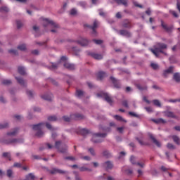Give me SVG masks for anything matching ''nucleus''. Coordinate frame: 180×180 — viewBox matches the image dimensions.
<instances>
[{
  "label": "nucleus",
  "mask_w": 180,
  "mask_h": 180,
  "mask_svg": "<svg viewBox=\"0 0 180 180\" xmlns=\"http://www.w3.org/2000/svg\"><path fill=\"white\" fill-rule=\"evenodd\" d=\"M168 48V46L166 44L158 42L155 46H154V49H151L150 51L155 56V57H160V53L167 56V53L164 51L166 49Z\"/></svg>",
  "instance_id": "f257e3e1"
},
{
  "label": "nucleus",
  "mask_w": 180,
  "mask_h": 180,
  "mask_svg": "<svg viewBox=\"0 0 180 180\" xmlns=\"http://www.w3.org/2000/svg\"><path fill=\"white\" fill-rule=\"evenodd\" d=\"M44 126V123L41 122L37 124H34L32 126L33 130L37 131L36 136L37 137H43V135L44 133L41 131V129H43V127Z\"/></svg>",
  "instance_id": "f03ea898"
},
{
  "label": "nucleus",
  "mask_w": 180,
  "mask_h": 180,
  "mask_svg": "<svg viewBox=\"0 0 180 180\" xmlns=\"http://www.w3.org/2000/svg\"><path fill=\"white\" fill-rule=\"evenodd\" d=\"M107 134L105 133H96L93 134V137L91 139V141L93 143H102V140L101 139H105Z\"/></svg>",
  "instance_id": "7ed1b4c3"
},
{
  "label": "nucleus",
  "mask_w": 180,
  "mask_h": 180,
  "mask_svg": "<svg viewBox=\"0 0 180 180\" xmlns=\"http://www.w3.org/2000/svg\"><path fill=\"white\" fill-rule=\"evenodd\" d=\"M55 147L57 148L59 153H62V154L67 153V146L65 144H62L61 141H58L55 143Z\"/></svg>",
  "instance_id": "20e7f679"
},
{
  "label": "nucleus",
  "mask_w": 180,
  "mask_h": 180,
  "mask_svg": "<svg viewBox=\"0 0 180 180\" xmlns=\"http://www.w3.org/2000/svg\"><path fill=\"white\" fill-rule=\"evenodd\" d=\"M43 20H44L43 25L44 27H47L49 25H51V26H52V27H55V29H58L59 27L58 24L54 22V21L49 18H44Z\"/></svg>",
  "instance_id": "39448f33"
},
{
  "label": "nucleus",
  "mask_w": 180,
  "mask_h": 180,
  "mask_svg": "<svg viewBox=\"0 0 180 180\" xmlns=\"http://www.w3.org/2000/svg\"><path fill=\"white\" fill-rule=\"evenodd\" d=\"M97 96L98 98H104L105 101H106V102H108L110 104H112V103L113 102L112 101V98L110 97L108 93H104V92L98 93L97 94Z\"/></svg>",
  "instance_id": "423d86ee"
},
{
  "label": "nucleus",
  "mask_w": 180,
  "mask_h": 180,
  "mask_svg": "<svg viewBox=\"0 0 180 180\" xmlns=\"http://www.w3.org/2000/svg\"><path fill=\"white\" fill-rule=\"evenodd\" d=\"M84 27H89V29H91L93 30V34H96V30H95L96 27H98V21L95 20L94 22L93 26H91L88 24L84 25Z\"/></svg>",
  "instance_id": "0eeeda50"
},
{
  "label": "nucleus",
  "mask_w": 180,
  "mask_h": 180,
  "mask_svg": "<svg viewBox=\"0 0 180 180\" xmlns=\"http://www.w3.org/2000/svg\"><path fill=\"white\" fill-rule=\"evenodd\" d=\"M87 54L88 56H90L91 57L94 58V60H102V58H103V56H102V54L96 53L94 52H88Z\"/></svg>",
  "instance_id": "6e6552de"
},
{
  "label": "nucleus",
  "mask_w": 180,
  "mask_h": 180,
  "mask_svg": "<svg viewBox=\"0 0 180 180\" xmlns=\"http://www.w3.org/2000/svg\"><path fill=\"white\" fill-rule=\"evenodd\" d=\"M85 117H84L83 115L79 113H75L71 115V119L73 120H82V119H84Z\"/></svg>",
  "instance_id": "1a4fd4ad"
},
{
  "label": "nucleus",
  "mask_w": 180,
  "mask_h": 180,
  "mask_svg": "<svg viewBox=\"0 0 180 180\" xmlns=\"http://www.w3.org/2000/svg\"><path fill=\"white\" fill-rule=\"evenodd\" d=\"M5 144H16L18 143H23V139H13L11 140L6 141Z\"/></svg>",
  "instance_id": "9d476101"
},
{
  "label": "nucleus",
  "mask_w": 180,
  "mask_h": 180,
  "mask_svg": "<svg viewBox=\"0 0 180 180\" xmlns=\"http://www.w3.org/2000/svg\"><path fill=\"white\" fill-rule=\"evenodd\" d=\"M103 167L108 171V169H112L113 168V163L110 161H107L103 164Z\"/></svg>",
  "instance_id": "9b49d317"
},
{
  "label": "nucleus",
  "mask_w": 180,
  "mask_h": 180,
  "mask_svg": "<svg viewBox=\"0 0 180 180\" xmlns=\"http://www.w3.org/2000/svg\"><path fill=\"white\" fill-rule=\"evenodd\" d=\"M110 80L112 81L115 88H117V89L120 88L121 85H120V82H119V80L116 79L113 77H110Z\"/></svg>",
  "instance_id": "f8f14e48"
},
{
  "label": "nucleus",
  "mask_w": 180,
  "mask_h": 180,
  "mask_svg": "<svg viewBox=\"0 0 180 180\" xmlns=\"http://www.w3.org/2000/svg\"><path fill=\"white\" fill-rule=\"evenodd\" d=\"M121 36H124L125 37H131V33L126 30H121L119 31Z\"/></svg>",
  "instance_id": "ddd939ff"
},
{
  "label": "nucleus",
  "mask_w": 180,
  "mask_h": 180,
  "mask_svg": "<svg viewBox=\"0 0 180 180\" xmlns=\"http://www.w3.org/2000/svg\"><path fill=\"white\" fill-rule=\"evenodd\" d=\"M77 43L84 47L89 44V41L85 38H82L80 40L77 41Z\"/></svg>",
  "instance_id": "4468645a"
},
{
  "label": "nucleus",
  "mask_w": 180,
  "mask_h": 180,
  "mask_svg": "<svg viewBox=\"0 0 180 180\" xmlns=\"http://www.w3.org/2000/svg\"><path fill=\"white\" fill-rule=\"evenodd\" d=\"M161 26L167 32H172V29L173 27L169 26L168 27V25H167V24H165L164 23V21L163 20H161Z\"/></svg>",
  "instance_id": "2eb2a0df"
},
{
  "label": "nucleus",
  "mask_w": 180,
  "mask_h": 180,
  "mask_svg": "<svg viewBox=\"0 0 180 180\" xmlns=\"http://www.w3.org/2000/svg\"><path fill=\"white\" fill-rule=\"evenodd\" d=\"M149 137L157 147H161V143H160V141H158L153 134H150Z\"/></svg>",
  "instance_id": "dca6fc26"
},
{
  "label": "nucleus",
  "mask_w": 180,
  "mask_h": 180,
  "mask_svg": "<svg viewBox=\"0 0 180 180\" xmlns=\"http://www.w3.org/2000/svg\"><path fill=\"white\" fill-rule=\"evenodd\" d=\"M165 116H166L167 117H172V119H176V115H175V114H174L173 112L171 111H165Z\"/></svg>",
  "instance_id": "f3484780"
},
{
  "label": "nucleus",
  "mask_w": 180,
  "mask_h": 180,
  "mask_svg": "<svg viewBox=\"0 0 180 180\" xmlns=\"http://www.w3.org/2000/svg\"><path fill=\"white\" fill-rule=\"evenodd\" d=\"M122 27L125 29H131V22L129 20H125L122 23Z\"/></svg>",
  "instance_id": "a211bd4d"
},
{
  "label": "nucleus",
  "mask_w": 180,
  "mask_h": 180,
  "mask_svg": "<svg viewBox=\"0 0 180 180\" xmlns=\"http://www.w3.org/2000/svg\"><path fill=\"white\" fill-rule=\"evenodd\" d=\"M63 65L65 68H67L68 70H72L75 68V65L67 62H65Z\"/></svg>",
  "instance_id": "6ab92c4d"
},
{
  "label": "nucleus",
  "mask_w": 180,
  "mask_h": 180,
  "mask_svg": "<svg viewBox=\"0 0 180 180\" xmlns=\"http://www.w3.org/2000/svg\"><path fill=\"white\" fill-rule=\"evenodd\" d=\"M108 75L106 74V72H98L97 73V79H100L102 80L103 79V78H105V77H107Z\"/></svg>",
  "instance_id": "aec40b11"
},
{
  "label": "nucleus",
  "mask_w": 180,
  "mask_h": 180,
  "mask_svg": "<svg viewBox=\"0 0 180 180\" xmlns=\"http://www.w3.org/2000/svg\"><path fill=\"white\" fill-rule=\"evenodd\" d=\"M41 98L42 99H44V101H49V102H51V101H53V94H45L43 96H41Z\"/></svg>",
  "instance_id": "412c9836"
},
{
  "label": "nucleus",
  "mask_w": 180,
  "mask_h": 180,
  "mask_svg": "<svg viewBox=\"0 0 180 180\" xmlns=\"http://www.w3.org/2000/svg\"><path fill=\"white\" fill-rule=\"evenodd\" d=\"M19 133V128H15L13 131L7 132V136H16Z\"/></svg>",
  "instance_id": "4be33fe9"
},
{
  "label": "nucleus",
  "mask_w": 180,
  "mask_h": 180,
  "mask_svg": "<svg viewBox=\"0 0 180 180\" xmlns=\"http://www.w3.org/2000/svg\"><path fill=\"white\" fill-rule=\"evenodd\" d=\"M2 156L4 158H7L9 161H12V156L11 155V153H9V152H4L2 154Z\"/></svg>",
  "instance_id": "5701e85b"
},
{
  "label": "nucleus",
  "mask_w": 180,
  "mask_h": 180,
  "mask_svg": "<svg viewBox=\"0 0 180 180\" xmlns=\"http://www.w3.org/2000/svg\"><path fill=\"white\" fill-rule=\"evenodd\" d=\"M51 174H65V172L61 169L54 168L52 170H51Z\"/></svg>",
  "instance_id": "b1692460"
},
{
  "label": "nucleus",
  "mask_w": 180,
  "mask_h": 180,
  "mask_svg": "<svg viewBox=\"0 0 180 180\" xmlns=\"http://www.w3.org/2000/svg\"><path fill=\"white\" fill-rule=\"evenodd\" d=\"M118 5H124V6H127V0H115Z\"/></svg>",
  "instance_id": "393cba45"
},
{
  "label": "nucleus",
  "mask_w": 180,
  "mask_h": 180,
  "mask_svg": "<svg viewBox=\"0 0 180 180\" xmlns=\"http://www.w3.org/2000/svg\"><path fill=\"white\" fill-rule=\"evenodd\" d=\"M113 117L114 119H115V120H117L118 122H124V123L127 122L124 119H123V117H122V116L120 115H114Z\"/></svg>",
  "instance_id": "a878e982"
},
{
  "label": "nucleus",
  "mask_w": 180,
  "mask_h": 180,
  "mask_svg": "<svg viewBox=\"0 0 180 180\" xmlns=\"http://www.w3.org/2000/svg\"><path fill=\"white\" fill-rule=\"evenodd\" d=\"M15 79L20 84V85H22V86H25V80L20 77H15Z\"/></svg>",
  "instance_id": "bb28decb"
},
{
  "label": "nucleus",
  "mask_w": 180,
  "mask_h": 180,
  "mask_svg": "<svg viewBox=\"0 0 180 180\" xmlns=\"http://www.w3.org/2000/svg\"><path fill=\"white\" fill-rule=\"evenodd\" d=\"M153 122H154V123H156V124H159V123H167V121H165L164 119L162 118H159L158 120H152Z\"/></svg>",
  "instance_id": "cd10ccee"
},
{
  "label": "nucleus",
  "mask_w": 180,
  "mask_h": 180,
  "mask_svg": "<svg viewBox=\"0 0 180 180\" xmlns=\"http://www.w3.org/2000/svg\"><path fill=\"white\" fill-rule=\"evenodd\" d=\"M173 78L176 82H180V74L179 73H174Z\"/></svg>",
  "instance_id": "c85d7f7f"
},
{
  "label": "nucleus",
  "mask_w": 180,
  "mask_h": 180,
  "mask_svg": "<svg viewBox=\"0 0 180 180\" xmlns=\"http://www.w3.org/2000/svg\"><path fill=\"white\" fill-rule=\"evenodd\" d=\"M18 72L20 75H25L26 74V70L23 67H18Z\"/></svg>",
  "instance_id": "c756f323"
},
{
  "label": "nucleus",
  "mask_w": 180,
  "mask_h": 180,
  "mask_svg": "<svg viewBox=\"0 0 180 180\" xmlns=\"http://www.w3.org/2000/svg\"><path fill=\"white\" fill-rule=\"evenodd\" d=\"M8 127H9V124L8 122L0 124V130H2V129H8Z\"/></svg>",
  "instance_id": "7c9ffc66"
},
{
  "label": "nucleus",
  "mask_w": 180,
  "mask_h": 180,
  "mask_svg": "<svg viewBox=\"0 0 180 180\" xmlns=\"http://www.w3.org/2000/svg\"><path fill=\"white\" fill-rule=\"evenodd\" d=\"M173 139V141H174V143H176V144H177L178 146H179L180 142H179V137H178L177 136H172Z\"/></svg>",
  "instance_id": "2f4dec72"
},
{
  "label": "nucleus",
  "mask_w": 180,
  "mask_h": 180,
  "mask_svg": "<svg viewBox=\"0 0 180 180\" xmlns=\"http://www.w3.org/2000/svg\"><path fill=\"white\" fill-rule=\"evenodd\" d=\"M49 122H56L57 121V117L56 115H51L48 117Z\"/></svg>",
  "instance_id": "473e14b6"
},
{
  "label": "nucleus",
  "mask_w": 180,
  "mask_h": 180,
  "mask_svg": "<svg viewBox=\"0 0 180 180\" xmlns=\"http://www.w3.org/2000/svg\"><path fill=\"white\" fill-rule=\"evenodd\" d=\"M46 127H47V129H48L49 130H51V131H54V130H56V128H53V127L51 126V124H50V123H49V122H46Z\"/></svg>",
  "instance_id": "72a5a7b5"
},
{
  "label": "nucleus",
  "mask_w": 180,
  "mask_h": 180,
  "mask_svg": "<svg viewBox=\"0 0 180 180\" xmlns=\"http://www.w3.org/2000/svg\"><path fill=\"white\" fill-rule=\"evenodd\" d=\"M76 96H77V98H81V96H84V91H82V90H77Z\"/></svg>",
  "instance_id": "f704fd0d"
},
{
  "label": "nucleus",
  "mask_w": 180,
  "mask_h": 180,
  "mask_svg": "<svg viewBox=\"0 0 180 180\" xmlns=\"http://www.w3.org/2000/svg\"><path fill=\"white\" fill-rule=\"evenodd\" d=\"M80 133L81 134H82V136H86V134H89V130L86 129H82L80 130Z\"/></svg>",
  "instance_id": "c9c22d12"
},
{
  "label": "nucleus",
  "mask_w": 180,
  "mask_h": 180,
  "mask_svg": "<svg viewBox=\"0 0 180 180\" xmlns=\"http://www.w3.org/2000/svg\"><path fill=\"white\" fill-rule=\"evenodd\" d=\"M174 67L170 66L167 70H165V74H172Z\"/></svg>",
  "instance_id": "e433bc0d"
},
{
  "label": "nucleus",
  "mask_w": 180,
  "mask_h": 180,
  "mask_svg": "<svg viewBox=\"0 0 180 180\" xmlns=\"http://www.w3.org/2000/svg\"><path fill=\"white\" fill-rule=\"evenodd\" d=\"M79 171H81V172H84L85 171H89V172H91V171H92V169L88 168V167H79Z\"/></svg>",
  "instance_id": "4c0bfd02"
},
{
  "label": "nucleus",
  "mask_w": 180,
  "mask_h": 180,
  "mask_svg": "<svg viewBox=\"0 0 180 180\" xmlns=\"http://www.w3.org/2000/svg\"><path fill=\"white\" fill-rule=\"evenodd\" d=\"M18 50H20L21 51H25L26 50V45L25 44H21L18 46Z\"/></svg>",
  "instance_id": "58836bf2"
},
{
  "label": "nucleus",
  "mask_w": 180,
  "mask_h": 180,
  "mask_svg": "<svg viewBox=\"0 0 180 180\" xmlns=\"http://www.w3.org/2000/svg\"><path fill=\"white\" fill-rule=\"evenodd\" d=\"M3 85H11L12 84V81L9 79H4L2 81Z\"/></svg>",
  "instance_id": "ea45409f"
},
{
  "label": "nucleus",
  "mask_w": 180,
  "mask_h": 180,
  "mask_svg": "<svg viewBox=\"0 0 180 180\" xmlns=\"http://www.w3.org/2000/svg\"><path fill=\"white\" fill-rule=\"evenodd\" d=\"M155 106H158V108H161V103L158 100H153V101Z\"/></svg>",
  "instance_id": "a19ab883"
},
{
  "label": "nucleus",
  "mask_w": 180,
  "mask_h": 180,
  "mask_svg": "<svg viewBox=\"0 0 180 180\" xmlns=\"http://www.w3.org/2000/svg\"><path fill=\"white\" fill-rule=\"evenodd\" d=\"M136 88H138V89H139V91H146V89H147V86H141V85H140V84H137Z\"/></svg>",
  "instance_id": "79ce46f5"
},
{
  "label": "nucleus",
  "mask_w": 180,
  "mask_h": 180,
  "mask_svg": "<svg viewBox=\"0 0 180 180\" xmlns=\"http://www.w3.org/2000/svg\"><path fill=\"white\" fill-rule=\"evenodd\" d=\"M0 12H9V8L6 6L0 8Z\"/></svg>",
  "instance_id": "37998d69"
},
{
  "label": "nucleus",
  "mask_w": 180,
  "mask_h": 180,
  "mask_svg": "<svg viewBox=\"0 0 180 180\" xmlns=\"http://www.w3.org/2000/svg\"><path fill=\"white\" fill-rule=\"evenodd\" d=\"M103 155L104 157H106L107 158H109V157H110V153H109V151L105 150L103 152Z\"/></svg>",
  "instance_id": "c03bdc74"
},
{
  "label": "nucleus",
  "mask_w": 180,
  "mask_h": 180,
  "mask_svg": "<svg viewBox=\"0 0 180 180\" xmlns=\"http://www.w3.org/2000/svg\"><path fill=\"white\" fill-rule=\"evenodd\" d=\"M16 24H17L18 29H20V27H22V26H23V23L20 20H17Z\"/></svg>",
  "instance_id": "a18cd8bd"
},
{
  "label": "nucleus",
  "mask_w": 180,
  "mask_h": 180,
  "mask_svg": "<svg viewBox=\"0 0 180 180\" xmlns=\"http://www.w3.org/2000/svg\"><path fill=\"white\" fill-rule=\"evenodd\" d=\"M167 147L169 148V150H175V146H174L172 143H167Z\"/></svg>",
  "instance_id": "49530a36"
},
{
  "label": "nucleus",
  "mask_w": 180,
  "mask_h": 180,
  "mask_svg": "<svg viewBox=\"0 0 180 180\" xmlns=\"http://www.w3.org/2000/svg\"><path fill=\"white\" fill-rule=\"evenodd\" d=\"M8 53H10V54H13L14 56H18V51L14 49L8 50Z\"/></svg>",
  "instance_id": "de8ad7c7"
},
{
  "label": "nucleus",
  "mask_w": 180,
  "mask_h": 180,
  "mask_svg": "<svg viewBox=\"0 0 180 180\" xmlns=\"http://www.w3.org/2000/svg\"><path fill=\"white\" fill-rule=\"evenodd\" d=\"M58 64L57 63H52L51 66L49 68L50 70H56L58 68Z\"/></svg>",
  "instance_id": "09e8293b"
},
{
  "label": "nucleus",
  "mask_w": 180,
  "mask_h": 180,
  "mask_svg": "<svg viewBox=\"0 0 180 180\" xmlns=\"http://www.w3.org/2000/svg\"><path fill=\"white\" fill-rule=\"evenodd\" d=\"M130 162H131V164H133V165H136V158L134 156H131L130 158Z\"/></svg>",
  "instance_id": "8fccbe9b"
},
{
  "label": "nucleus",
  "mask_w": 180,
  "mask_h": 180,
  "mask_svg": "<svg viewBox=\"0 0 180 180\" xmlns=\"http://www.w3.org/2000/svg\"><path fill=\"white\" fill-rule=\"evenodd\" d=\"M89 153H90V154H91V155L95 156L96 153H95V150H94V148H90L88 150Z\"/></svg>",
  "instance_id": "3c124183"
},
{
  "label": "nucleus",
  "mask_w": 180,
  "mask_h": 180,
  "mask_svg": "<svg viewBox=\"0 0 180 180\" xmlns=\"http://www.w3.org/2000/svg\"><path fill=\"white\" fill-rule=\"evenodd\" d=\"M93 41L96 44H102V43H103V41L101 40V39H93Z\"/></svg>",
  "instance_id": "603ef678"
},
{
  "label": "nucleus",
  "mask_w": 180,
  "mask_h": 180,
  "mask_svg": "<svg viewBox=\"0 0 180 180\" xmlns=\"http://www.w3.org/2000/svg\"><path fill=\"white\" fill-rule=\"evenodd\" d=\"M150 67H152V68L153 70H158V64H156V63H151L150 64Z\"/></svg>",
  "instance_id": "864d4df0"
},
{
  "label": "nucleus",
  "mask_w": 180,
  "mask_h": 180,
  "mask_svg": "<svg viewBox=\"0 0 180 180\" xmlns=\"http://www.w3.org/2000/svg\"><path fill=\"white\" fill-rule=\"evenodd\" d=\"M72 51H74L75 56H78V53H79V49H77V47H73Z\"/></svg>",
  "instance_id": "5fc2aeb1"
},
{
  "label": "nucleus",
  "mask_w": 180,
  "mask_h": 180,
  "mask_svg": "<svg viewBox=\"0 0 180 180\" xmlns=\"http://www.w3.org/2000/svg\"><path fill=\"white\" fill-rule=\"evenodd\" d=\"M137 141L141 144V146H147V143H144L143 141L139 139V138H136Z\"/></svg>",
  "instance_id": "6e6d98bb"
},
{
  "label": "nucleus",
  "mask_w": 180,
  "mask_h": 180,
  "mask_svg": "<svg viewBox=\"0 0 180 180\" xmlns=\"http://www.w3.org/2000/svg\"><path fill=\"white\" fill-rule=\"evenodd\" d=\"M136 165H138L139 167H140L141 168H144V167L146 165L144 164V162H136Z\"/></svg>",
  "instance_id": "4d7b16f0"
},
{
  "label": "nucleus",
  "mask_w": 180,
  "mask_h": 180,
  "mask_svg": "<svg viewBox=\"0 0 180 180\" xmlns=\"http://www.w3.org/2000/svg\"><path fill=\"white\" fill-rule=\"evenodd\" d=\"M63 117L65 122H70V120H72V118H71V115L70 117L68 116H63Z\"/></svg>",
  "instance_id": "13d9d810"
},
{
  "label": "nucleus",
  "mask_w": 180,
  "mask_h": 180,
  "mask_svg": "<svg viewBox=\"0 0 180 180\" xmlns=\"http://www.w3.org/2000/svg\"><path fill=\"white\" fill-rule=\"evenodd\" d=\"M169 13H172V15H173L174 18H178V13H176V12H175L174 11L170 10Z\"/></svg>",
  "instance_id": "bf43d9fd"
},
{
  "label": "nucleus",
  "mask_w": 180,
  "mask_h": 180,
  "mask_svg": "<svg viewBox=\"0 0 180 180\" xmlns=\"http://www.w3.org/2000/svg\"><path fill=\"white\" fill-rule=\"evenodd\" d=\"M27 95H28L29 98H33V91H27Z\"/></svg>",
  "instance_id": "052dcab7"
},
{
  "label": "nucleus",
  "mask_w": 180,
  "mask_h": 180,
  "mask_svg": "<svg viewBox=\"0 0 180 180\" xmlns=\"http://www.w3.org/2000/svg\"><path fill=\"white\" fill-rule=\"evenodd\" d=\"M12 174H13V172L11 169L7 170V176H8V178H11L12 176Z\"/></svg>",
  "instance_id": "680f3d73"
},
{
  "label": "nucleus",
  "mask_w": 180,
  "mask_h": 180,
  "mask_svg": "<svg viewBox=\"0 0 180 180\" xmlns=\"http://www.w3.org/2000/svg\"><path fill=\"white\" fill-rule=\"evenodd\" d=\"M65 160H70V161H75V158L72 156H68L65 158Z\"/></svg>",
  "instance_id": "e2e57ef3"
},
{
  "label": "nucleus",
  "mask_w": 180,
  "mask_h": 180,
  "mask_svg": "<svg viewBox=\"0 0 180 180\" xmlns=\"http://www.w3.org/2000/svg\"><path fill=\"white\" fill-rule=\"evenodd\" d=\"M122 105L124 106V108H129V103H127V101L124 100L122 101Z\"/></svg>",
  "instance_id": "0e129e2a"
},
{
  "label": "nucleus",
  "mask_w": 180,
  "mask_h": 180,
  "mask_svg": "<svg viewBox=\"0 0 180 180\" xmlns=\"http://www.w3.org/2000/svg\"><path fill=\"white\" fill-rule=\"evenodd\" d=\"M124 155H126V153L125 152H123V151L120 152V155L118 157L119 160H120V158H122V157H124Z\"/></svg>",
  "instance_id": "69168bd1"
},
{
  "label": "nucleus",
  "mask_w": 180,
  "mask_h": 180,
  "mask_svg": "<svg viewBox=\"0 0 180 180\" xmlns=\"http://www.w3.org/2000/svg\"><path fill=\"white\" fill-rule=\"evenodd\" d=\"M129 115L130 116H133L134 117H139V115L137 114H136L135 112H129Z\"/></svg>",
  "instance_id": "338daca9"
},
{
  "label": "nucleus",
  "mask_w": 180,
  "mask_h": 180,
  "mask_svg": "<svg viewBox=\"0 0 180 180\" xmlns=\"http://www.w3.org/2000/svg\"><path fill=\"white\" fill-rule=\"evenodd\" d=\"M70 15H77V10L75 8H72L70 11Z\"/></svg>",
  "instance_id": "774afa93"
}]
</instances>
